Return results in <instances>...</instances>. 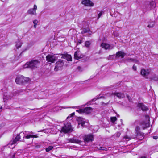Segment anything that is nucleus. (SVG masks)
I'll return each instance as SVG.
<instances>
[{
	"instance_id": "nucleus-19",
	"label": "nucleus",
	"mask_w": 158,
	"mask_h": 158,
	"mask_svg": "<svg viewBox=\"0 0 158 158\" xmlns=\"http://www.w3.org/2000/svg\"><path fill=\"white\" fill-rule=\"evenodd\" d=\"M69 141L73 143H80L81 141L78 139H75L74 138L70 139H69Z\"/></svg>"
},
{
	"instance_id": "nucleus-18",
	"label": "nucleus",
	"mask_w": 158,
	"mask_h": 158,
	"mask_svg": "<svg viewBox=\"0 0 158 158\" xmlns=\"http://www.w3.org/2000/svg\"><path fill=\"white\" fill-rule=\"evenodd\" d=\"M125 56V53L121 51H118L116 54L115 57H121L122 58H123Z\"/></svg>"
},
{
	"instance_id": "nucleus-33",
	"label": "nucleus",
	"mask_w": 158,
	"mask_h": 158,
	"mask_svg": "<svg viewBox=\"0 0 158 158\" xmlns=\"http://www.w3.org/2000/svg\"><path fill=\"white\" fill-rule=\"evenodd\" d=\"M121 135V133L120 132H117L116 133L114 134L113 135V137H119L120 135Z\"/></svg>"
},
{
	"instance_id": "nucleus-6",
	"label": "nucleus",
	"mask_w": 158,
	"mask_h": 158,
	"mask_svg": "<svg viewBox=\"0 0 158 158\" xmlns=\"http://www.w3.org/2000/svg\"><path fill=\"white\" fill-rule=\"evenodd\" d=\"M64 63L63 60H59L55 64L56 65L54 70L55 71H57L59 70H61L64 66Z\"/></svg>"
},
{
	"instance_id": "nucleus-21",
	"label": "nucleus",
	"mask_w": 158,
	"mask_h": 158,
	"mask_svg": "<svg viewBox=\"0 0 158 158\" xmlns=\"http://www.w3.org/2000/svg\"><path fill=\"white\" fill-rule=\"evenodd\" d=\"M136 136L138 139L140 140H142L144 138V133L141 132L136 134Z\"/></svg>"
},
{
	"instance_id": "nucleus-23",
	"label": "nucleus",
	"mask_w": 158,
	"mask_h": 158,
	"mask_svg": "<svg viewBox=\"0 0 158 158\" xmlns=\"http://www.w3.org/2000/svg\"><path fill=\"white\" fill-rule=\"evenodd\" d=\"M28 14L31 15H36V11H35L32 8L29 9L27 11Z\"/></svg>"
},
{
	"instance_id": "nucleus-45",
	"label": "nucleus",
	"mask_w": 158,
	"mask_h": 158,
	"mask_svg": "<svg viewBox=\"0 0 158 158\" xmlns=\"http://www.w3.org/2000/svg\"><path fill=\"white\" fill-rule=\"evenodd\" d=\"M82 41L81 40H78V44H81V43H82Z\"/></svg>"
},
{
	"instance_id": "nucleus-14",
	"label": "nucleus",
	"mask_w": 158,
	"mask_h": 158,
	"mask_svg": "<svg viewBox=\"0 0 158 158\" xmlns=\"http://www.w3.org/2000/svg\"><path fill=\"white\" fill-rule=\"evenodd\" d=\"M112 94L116 96L119 99L123 98L125 97V95L123 93L114 92L112 93Z\"/></svg>"
},
{
	"instance_id": "nucleus-36",
	"label": "nucleus",
	"mask_w": 158,
	"mask_h": 158,
	"mask_svg": "<svg viewBox=\"0 0 158 158\" xmlns=\"http://www.w3.org/2000/svg\"><path fill=\"white\" fill-rule=\"evenodd\" d=\"M99 150H103V151H106L108 149L106 148V147H100L99 148Z\"/></svg>"
},
{
	"instance_id": "nucleus-37",
	"label": "nucleus",
	"mask_w": 158,
	"mask_h": 158,
	"mask_svg": "<svg viewBox=\"0 0 158 158\" xmlns=\"http://www.w3.org/2000/svg\"><path fill=\"white\" fill-rule=\"evenodd\" d=\"M140 121L139 120H136L134 122V124L135 125H137L138 124H140Z\"/></svg>"
},
{
	"instance_id": "nucleus-13",
	"label": "nucleus",
	"mask_w": 158,
	"mask_h": 158,
	"mask_svg": "<svg viewBox=\"0 0 158 158\" xmlns=\"http://www.w3.org/2000/svg\"><path fill=\"white\" fill-rule=\"evenodd\" d=\"M61 55L62 56L61 58L65 59L68 61H72V57L70 55L67 54H61Z\"/></svg>"
},
{
	"instance_id": "nucleus-41",
	"label": "nucleus",
	"mask_w": 158,
	"mask_h": 158,
	"mask_svg": "<svg viewBox=\"0 0 158 158\" xmlns=\"http://www.w3.org/2000/svg\"><path fill=\"white\" fill-rule=\"evenodd\" d=\"M35 11H36V10L37 9V6L36 5H35L34 6V8H32Z\"/></svg>"
},
{
	"instance_id": "nucleus-5",
	"label": "nucleus",
	"mask_w": 158,
	"mask_h": 158,
	"mask_svg": "<svg viewBox=\"0 0 158 158\" xmlns=\"http://www.w3.org/2000/svg\"><path fill=\"white\" fill-rule=\"evenodd\" d=\"M146 120L142 121L140 123V125L142 126L143 129H144L149 126V117L148 115L146 116Z\"/></svg>"
},
{
	"instance_id": "nucleus-42",
	"label": "nucleus",
	"mask_w": 158,
	"mask_h": 158,
	"mask_svg": "<svg viewBox=\"0 0 158 158\" xmlns=\"http://www.w3.org/2000/svg\"><path fill=\"white\" fill-rule=\"evenodd\" d=\"M83 109H80L79 110H76V111L77 112H80V113H82V112H83Z\"/></svg>"
},
{
	"instance_id": "nucleus-3",
	"label": "nucleus",
	"mask_w": 158,
	"mask_h": 158,
	"mask_svg": "<svg viewBox=\"0 0 158 158\" xmlns=\"http://www.w3.org/2000/svg\"><path fill=\"white\" fill-rule=\"evenodd\" d=\"M29 80V78L24 77L23 76L19 75L16 78L15 81L17 84L22 85L28 82Z\"/></svg>"
},
{
	"instance_id": "nucleus-10",
	"label": "nucleus",
	"mask_w": 158,
	"mask_h": 158,
	"mask_svg": "<svg viewBox=\"0 0 158 158\" xmlns=\"http://www.w3.org/2000/svg\"><path fill=\"white\" fill-rule=\"evenodd\" d=\"M81 3L85 6H93L94 5V3L90 0H83Z\"/></svg>"
},
{
	"instance_id": "nucleus-53",
	"label": "nucleus",
	"mask_w": 158,
	"mask_h": 158,
	"mask_svg": "<svg viewBox=\"0 0 158 158\" xmlns=\"http://www.w3.org/2000/svg\"><path fill=\"white\" fill-rule=\"evenodd\" d=\"M127 97L128 98H129V96H128V95H127Z\"/></svg>"
},
{
	"instance_id": "nucleus-35",
	"label": "nucleus",
	"mask_w": 158,
	"mask_h": 158,
	"mask_svg": "<svg viewBox=\"0 0 158 158\" xmlns=\"http://www.w3.org/2000/svg\"><path fill=\"white\" fill-rule=\"evenodd\" d=\"M38 22L37 20H34L33 21V23L34 24V27L35 28L36 27V25Z\"/></svg>"
},
{
	"instance_id": "nucleus-54",
	"label": "nucleus",
	"mask_w": 158,
	"mask_h": 158,
	"mask_svg": "<svg viewBox=\"0 0 158 158\" xmlns=\"http://www.w3.org/2000/svg\"><path fill=\"white\" fill-rule=\"evenodd\" d=\"M74 108H77V107H73Z\"/></svg>"
},
{
	"instance_id": "nucleus-2",
	"label": "nucleus",
	"mask_w": 158,
	"mask_h": 158,
	"mask_svg": "<svg viewBox=\"0 0 158 158\" xmlns=\"http://www.w3.org/2000/svg\"><path fill=\"white\" fill-rule=\"evenodd\" d=\"M39 64V61L37 60H33L27 62L24 66V68H30L33 69L37 67Z\"/></svg>"
},
{
	"instance_id": "nucleus-32",
	"label": "nucleus",
	"mask_w": 158,
	"mask_h": 158,
	"mask_svg": "<svg viewBox=\"0 0 158 158\" xmlns=\"http://www.w3.org/2000/svg\"><path fill=\"white\" fill-rule=\"evenodd\" d=\"M75 115V113L73 112L72 113V114H70L69 116L67 118V119H70L71 118V120L72 119V117L73 116H74Z\"/></svg>"
},
{
	"instance_id": "nucleus-22",
	"label": "nucleus",
	"mask_w": 158,
	"mask_h": 158,
	"mask_svg": "<svg viewBox=\"0 0 158 158\" xmlns=\"http://www.w3.org/2000/svg\"><path fill=\"white\" fill-rule=\"evenodd\" d=\"M38 137V136L35 135H28L27 134L25 136H24L23 138H25L26 139H29L31 138H36Z\"/></svg>"
},
{
	"instance_id": "nucleus-27",
	"label": "nucleus",
	"mask_w": 158,
	"mask_h": 158,
	"mask_svg": "<svg viewBox=\"0 0 158 158\" xmlns=\"http://www.w3.org/2000/svg\"><path fill=\"white\" fill-rule=\"evenodd\" d=\"M135 131L136 134L141 132L140 131V127L139 126H136L135 128Z\"/></svg>"
},
{
	"instance_id": "nucleus-49",
	"label": "nucleus",
	"mask_w": 158,
	"mask_h": 158,
	"mask_svg": "<svg viewBox=\"0 0 158 158\" xmlns=\"http://www.w3.org/2000/svg\"><path fill=\"white\" fill-rule=\"evenodd\" d=\"M26 50V49H25L24 51H23L21 53H20V55H21L24 51H25Z\"/></svg>"
},
{
	"instance_id": "nucleus-7",
	"label": "nucleus",
	"mask_w": 158,
	"mask_h": 158,
	"mask_svg": "<svg viewBox=\"0 0 158 158\" xmlns=\"http://www.w3.org/2000/svg\"><path fill=\"white\" fill-rule=\"evenodd\" d=\"M46 60L48 62H50V64L55 62L57 60V57L56 56L54 55L51 54L48 55L46 56Z\"/></svg>"
},
{
	"instance_id": "nucleus-34",
	"label": "nucleus",
	"mask_w": 158,
	"mask_h": 158,
	"mask_svg": "<svg viewBox=\"0 0 158 158\" xmlns=\"http://www.w3.org/2000/svg\"><path fill=\"white\" fill-rule=\"evenodd\" d=\"M110 119L111 122L112 123H114L117 120V118L115 117H111Z\"/></svg>"
},
{
	"instance_id": "nucleus-28",
	"label": "nucleus",
	"mask_w": 158,
	"mask_h": 158,
	"mask_svg": "<svg viewBox=\"0 0 158 158\" xmlns=\"http://www.w3.org/2000/svg\"><path fill=\"white\" fill-rule=\"evenodd\" d=\"M155 25V23L154 22H150L147 26V27L149 28L153 27Z\"/></svg>"
},
{
	"instance_id": "nucleus-11",
	"label": "nucleus",
	"mask_w": 158,
	"mask_h": 158,
	"mask_svg": "<svg viewBox=\"0 0 158 158\" xmlns=\"http://www.w3.org/2000/svg\"><path fill=\"white\" fill-rule=\"evenodd\" d=\"M77 120L78 122V125L79 126L81 125L82 127H85V121L84 119L81 117H79L77 118Z\"/></svg>"
},
{
	"instance_id": "nucleus-48",
	"label": "nucleus",
	"mask_w": 158,
	"mask_h": 158,
	"mask_svg": "<svg viewBox=\"0 0 158 158\" xmlns=\"http://www.w3.org/2000/svg\"><path fill=\"white\" fill-rule=\"evenodd\" d=\"M29 132V133L30 134H33L34 133L33 132L31 131H29V132Z\"/></svg>"
},
{
	"instance_id": "nucleus-24",
	"label": "nucleus",
	"mask_w": 158,
	"mask_h": 158,
	"mask_svg": "<svg viewBox=\"0 0 158 158\" xmlns=\"http://www.w3.org/2000/svg\"><path fill=\"white\" fill-rule=\"evenodd\" d=\"M90 30L88 28H82V31L81 32V33L83 34L86 33H89Z\"/></svg>"
},
{
	"instance_id": "nucleus-51",
	"label": "nucleus",
	"mask_w": 158,
	"mask_h": 158,
	"mask_svg": "<svg viewBox=\"0 0 158 158\" xmlns=\"http://www.w3.org/2000/svg\"><path fill=\"white\" fill-rule=\"evenodd\" d=\"M115 56V55H113V56ZM112 56H113V55H112ZM112 56L110 55V59H111V56Z\"/></svg>"
},
{
	"instance_id": "nucleus-20",
	"label": "nucleus",
	"mask_w": 158,
	"mask_h": 158,
	"mask_svg": "<svg viewBox=\"0 0 158 158\" xmlns=\"http://www.w3.org/2000/svg\"><path fill=\"white\" fill-rule=\"evenodd\" d=\"M80 52L78 51H76L74 54V58L75 59L78 60L82 57L80 56Z\"/></svg>"
},
{
	"instance_id": "nucleus-12",
	"label": "nucleus",
	"mask_w": 158,
	"mask_h": 158,
	"mask_svg": "<svg viewBox=\"0 0 158 158\" xmlns=\"http://www.w3.org/2000/svg\"><path fill=\"white\" fill-rule=\"evenodd\" d=\"M150 72V71L148 69L146 70L143 69H141L140 73L142 76L146 77L149 74Z\"/></svg>"
},
{
	"instance_id": "nucleus-50",
	"label": "nucleus",
	"mask_w": 158,
	"mask_h": 158,
	"mask_svg": "<svg viewBox=\"0 0 158 158\" xmlns=\"http://www.w3.org/2000/svg\"><path fill=\"white\" fill-rule=\"evenodd\" d=\"M139 158H147V157L145 156H142Z\"/></svg>"
},
{
	"instance_id": "nucleus-1",
	"label": "nucleus",
	"mask_w": 158,
	"mask_h": 158,
	"mask_svg": "<svg viewBox=\"0 0 158 158\" xmlns=\"http://www.w3.org/2000/svg\"><path fill=\"white\" fill-rule=\"evenodd\" d=\"M155 7V3L154 2L151 1L150 2H145L144 5L142 7L143 11L146 12L148 10H152Z\"/></svg>"
},
{
	"instance_id": "nucleus-16",
	"label": "nucleus",
	"mask_w": 158,
	"mask_h": 158,
	"mask_svg": "<svg viewBox=\"0 0 158 158\" xmlns=\"http://www.w3.org/2000/svg\"><path fill=\"white\" fill-rule=\"evenodd\" d=\"M83 112L86 113L87 114H89L91 113L93 110V109L90 107H87L83 109Z\"/></svg>"
},
{
	"instance_id": "nucleus-44",
	"label": "nucleus",
	"mask_w": 158,
	"mask_h": 158,
	"mask_svg": "<svg viewBox=\"0 0 158 158\" xmlns=\"http://www.w3.org/2000/svg\"><path fill=\"white\" fill-rule=\"evenodd\" d=\"M124 138H125V139H128L127 140V141L128 140H129V139H131V138L130 137H128L127 135H126V136H125V137H124Z\"/></svg>"
},
{
	"instance_id": "nucleus-31",
	"label": "nucleus",
	"mask_w": 158,
	"mask_h": 158,
	"mask_svg": "<svg viewBox=\"0 0 158 158\" xmlns=\"http://www.w3.org/2000/svg\"><path fill=\"white\" fill-rule=\"evenodd\" d=\"M90 44L91 43L90 42L88 41H85V46L87 48H88L89 47Z\"/></svg>"
},
{
	"instance_id": "nucleus-43",
	"label": "nucleus",
	"mask_w": 158,
	"mask_h": 158,
	"mask_svg": "<svg viewBox=\"0 0 158 158\" xmlns=\"http://www.w3.org/2000/svg\"><path fill=\"white\" fill-rule=\"evenodd\" d=\"M132 69L135 71H136V67L135 64L133 65Z\"/></svg>"
},
{
	"instance_id": "nucleus-30",
	"label": "nucleus",
	"mask_w": 158,
	"mask_h": 158,
	"mask_svg": "<svg viewBox=\"0 0 158 158\" xmlns=\"http://www.w3.org/2000/svg\"><path fill=\"white\" fill-rule=\"evenodd\" d=\"M53 148V147L52 146H50L46 148L45 149L46 152H49Z\"/></svg>"
},
{
	"instance_id": "nucleus-25",
	"label": "nucleus",
	"mask_w": 158,
	"mask_h": 158,
	"mask_svg": "<svg viewBox=\"0 0 158 158\" xmlns=\"http://www.w3.org/2000/svg\"><path fill=\"white\" fill-rule=\"evenodd\" d=\"M101 97H99V96H97L96 97L92 99L91 101L88 102L87 103V104L88 105H90L91 104V102H93L94 101H96L97 99L101 98Z\"/></svg>"
},
{
	"instance_id": "nucleus-46",
	"label": "nucleus",
	"mask_w": 158,
	"mask_h": 158,
	"mask_svg": "<svg viewBox=\"0 0 158 158\" xmlns=\"http://www.w3.org/2000/svg\"><path fill=\"white\" fill-rule=\"evenodd\" d=\"M153 139H156L158 138V137L156 136H154L153 137Z\"/></svg>"
},
{
	"instance_id": "nucleus-39",
	"label": "nucleus",
	"mask_w": 158,
	"mask_h": 158,
	"mask_svg": "<svg viewBox=\"0 0 158 158\" xmlns=\"http://www.w3.org/2000/svg\"><path fill=\"white\" fill-rule=\"evenodd\" d=\"M77 69L79 72H81L83 70L82 68L80 66H78L77 67Z\"/></svg>"
},
{
	"instance_id": "nucleus-8",
	"label": "nucleus",
	"mask_w": 158,
	"mask_h": 158,
	"mask_svg": "<svg viewBox=\"0 0 158 158\" xmlns=\"http://www.w3.org/2000/svg\"><path fill=\"white\" fill-rule=\"evenodd\" d=\"M93 139V135L91 134L85 135L84 137V141L87 142L92 141Z\"/></svg>"
},
{
	"instance_id": "nucleus-47",
	"label": "nucleus",
	"mask_w": 158,
	"mask_h": 158,
	"mask_svg": "<svg viewBox=\"0 0 158 158\" xmlns=\"http://www.w3.org/2000/svg\"><path fill=\"white\" fill-rule=\"evenodd\" d=\"M15 153H14L12 156L11 158H15Z\"/></svg>"
},
{
	"instance_id": "nucleus-38",
	"label": "nucleus",
	"mask_w": 158,
	"mask_h": 158,
	"mask_svg": "<svg viewBox=\"0 0 158 158\" xmlns=\"http://www.w3.org/2000/svg\"><path fill=\"white\" fill-rule=\"evenodd\" d=\"M102 13H103V12L101 11V12H100V13L98 14V17L97 18L98 19L102 16Z\"/></svg>"
},
{
	"instance_id": "nucleus-29",
	"label": "nucleus",
	"mask_w": 158,
	"mask_h": 158,
	"mask_svg": "<svg viewBox=\"0 0 158 158\" xmlns=\"http://www.w3.org/2000/svg\"><path fill=\"white\" fill-rule=\"evenodd\" d=\"M22 45V43H21L19 41H18L16 43V44L15 45V46L17 48H20Z\"/></svg>"
},
{
	"instance_id": "nucleus-52",
	"label": "nucleus",
	"mask_w": 158,
	"mask_h": 158,
	"mask_svg": "<svg viewBox=\"0 0 158 158\" xmlns=\"http://www.w3.org/2000/svg\"><path fill=\"white\" fill-rule=\"evenodd\" d=\"M2 106H1V108H0V111H1V109H2Z\"/></svg>"
},
{
	"instance_id": "nucleus-15",
	"label": "nucleus",
	"mask_w": 158,
	"mask_h": 158,
	"mask_svg": "<svg viewBox=\"0 0 158 158\" xmlns=\"http://www.w3.org/2000/svg\"><path fill=\"white\" fill-rule=\"evenodd\" d=\"M138 106L141 108L143 111H146L148 110V107L143 103H139L138 105Z\"/></svg>"
},
{
	"instance_id": "nucleus-26",
	"label": "nucleus",
	"mask_w": 158,
	"mask_h": 158,
	"mask_svg": "<svg viewBox=\"0 0 158 158\" xmlns=\"http://www.w3.org/2000/svg\"><path fill=\"white\" fill-rule=\"evenodd\" d=\"M126 60L129 62H133L135 63H137L138 62V61L137 60L135 59H134L132 58H128Z\"/></svg>"
},
{
	"instance_id": "nucleus-9",
	"label": "nucleus",
	"mask_w": 158,
	"mask_h": 158,
	"mask_svg": "<svg viewBox=\"0 0 158 158\" xmlns=\"http://www.w3.org/2000/svg\"><path fill=\"white\" fill-rule=\"evenodd\" d=\"M22 134H24V133L21 132L19 134L17 135L15 138L12 140H11L9 143V145H13V144L16 143L17 142L19 141V139H20V135Z\"/></svg>"
},
{
	"instance_id": "nucleus-40",
	"label": "nucleus",
	"mask_w": 158,
	"mask_h": 158,
	"mask_svg": "<svg viewBox=\"0 0 158 158\" xmlns=\"http://www.w3.org/2000/svg\"><path fill=\"white\" fill-rule=\"evenodd\" d=\"M151 78H152V80H153L155 81H157L158 80V78L157 77H152Z\"/></svg>"
},
{
	"instance_id": "nucleus-4",
	"label": "nucleus",
	"mask_w": 158,
	"mask_h": 158,
	"mask_svg": "<svg viewBox=\"0 0 158 158\" xmlns=\"http://www.w3.org/2000/svg\"><path fill=\"white\" fill-rule=\"evenodd\" d=\"M73 131L71 127V124L70 123H67L65 124L61 129V131L65 133L71 132Z\"/></svg>"
},
{
	"instance_id": "nucleus-17",
	"label": "nucleus",
	"mask_w": 158,
	"mask_h": 158,
	"mask_svg": "<svg viewBox=\"0 0 158 158\" xmlns=\"http://www.w3.org/2000/svg\"><path fill=\"white\" fill-rule=\"evenodd\" d=\"M102 48L105 49H110V46L108 44L102 43L101 45Z\"/></svg>"
}]
</instances>
